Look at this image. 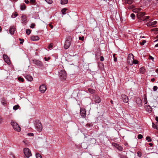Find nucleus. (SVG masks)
I'll use <instances>...</instances> for the list:
<instances>
[{
  "instance_id": "55",
  "label": "nucleus",
  "mask_w": 158,
  "mask_h": 158,
  "mask_svg": "<svg viewBox=\"0 0 158 158\" xmlns=\"http://www.w3.org/2000/svg\"><path fill=\"white\" fill-rule=\"evenodd\" d=\"M2 121H3V119L0 116V123H1L2 122Z\"/></svg>"
},
{
  "instance_id": "42",
  "label": "nucleus",
  "mask_w": 158,
  "mask_h": 158,
  "mask_svg": "<svg viewBox=\"0 0 158 158\" xmlns=\"http://www.w3.org/2000/svg\"><path fill=\"white\" fill-rule=\"evenodd\" d=\"M117 148L119 151H122L123 148L121 146H120L119 145H118V146L117 147Z\"/></svg>"
},
{
  "instance_id": "32",
  "label": "nucleus",
  "mask_w": 158,
  "mask_h": 158,
  "mask_svg": "<svg viewBox=\"0 0 158 158\" xmlns=\"http://www.w3.org/2000/svg\"><path fill=\"white\" fill-rule=\"evenodd\" d=\"M36 158H42L41 156L39 153H36Z\"/></svg>"
},
{
  "instance_id": "15",
  "label": "nucleus",
  "mask_w": 158,
  "mask_h": 158,
  "mask_svg": "<svg viewBox=\"0 0 158 158\" xmlns=\"http://www.w3.org/2000/svg\"><path fill=\"white\" fill-rule=\"evenodd\" d=\"M94 101L97 103H99L101 102V99L98 96H94L93 98Z\"/></svg>"
},
{
  "instance_id": "46",
  "label": "nucleus",
  "mask_w": 158,
  "mask_h": 158,
  "mask_svg": "<svg viewBox=\"0 0 158 158\" xmlns=\"http://www.w3.org/2000/svg\"><path fill=\"white\" fill-rule=\"evenodd\" d=\"M120 158H127L126 156L124 155H120Z\"/></svg>"
},
{
  "instance_id": "50",
  "label": "nucleus",
  "mask_w": 158,
  "mask_h": 158,
  "mask_svg": "<svg viewBox=\"0 0 158 158\" xmlns=\"http://www.w3.org/2000/svg\"><path fill=\"white\" fill-rule=\"evenodd\" d=\"M79 40H83L84 39V36L82 37H79Z\"/></svg>"
},
{
  "instance_id": "33",
  "label": "nucleus",
  "mask_w": 158,
  "mask_h": 158,
  "mask_svg": "<svg viewBox=\"0 0 158 158\" xmlns=\"http://www.w3.org/2000/svg\"><path fill=\"white\" fill-rule=\"evenodd\" d=\"M26 32L27 35H29L31 33V31L30 29H27L26 30Z\"/></svg>"
},
{
  "instance_id": "3",
  "label": "nucleus",
  "mask_w": 158,
  "mask_h": 158,
  "mask_svg": "<svg viewBox=\"0 0 158 158\" xmlns=\"http://www.w3.org/2000/svg\"><path fill=\"white\" fill-rule=\"evenodd\" d=\"M146 23V25L148 27H154L157 23L156 21H153V19H148L146 20L145 22Z\"/></svg>"
},
{
  "instance_id": "59",
  "label": "nucleus",
  "mask_w": 158,
  "mask_h": 158,
  "mask_svg": "<svg viewBox=\"0 0 158 158\" xmlns=\"http://www.w3.org/2000/svg\"><path fill=\"white\" fill-rule=\"evenodd\" d=\"M114 61H115V62L117 61V58L116 57H114Z\"/></svg>"
},
{
  "instance_id": "10",
  "label": "nucleus",
  "mask_w": 158,
  "mask_h": 158,
  "mask_svg": "<svg viewBox=\"0 0 158 158\" xmlns=\"http://www.w3.org/2000/svg\"><path fill=\"white\" fill-rule=\"evenodd\" d=\"M21 22L23 24H26L27 23L28 21L26 16L25 15H23L21 17Z\"/></svg>"
},
{
  "instance_id": "54",
  "label": "nucleus",
  "mask_w": 158,
  "mask_h": 158,
  "mask_svg": "<svg viewBox=\"0 0 158 158\" xmlns=\"http://www.w3.org/2000/svg\"><path fill=\"white\" fill-rule=\"evenodd\" d=\"M27 135L29 136H33L34 135V134L33 133H28Z\"/></svg>"
},
{
  "instance_id": "13",
  "label": "nucleus",
  "mask_w": 158,
  "mask_h": 158,
  "mask_svg": "<svg viewBox=\"0 0 158 158\" xmlns=\"http://www.w3.org/2000/svg\"><path fill=\"white\" fill-rule=\"evenodd\" d=\"M16 27L14 26H11L10 28L9 32L11 35H13L15 33L16 30Z\"/></svg>"
},
{
  "instance_id": "40",
  "label": "nucleus",
  "mask_w": 158,
  "mask_h": 158,
  "mask_svg": "<svg viewBox=\"0 0 158 158\" xmlns=\"http://www.w3.org/2000/svg\"><path fill=\"white\" fill-rule=\"evenodd\" d=\"M133 62V64H137L138 63V61L137 60H133V61H132Z\"/></svg>"
},
{
  "instance_id": "31",
  "label": "nucleus",
  "mask_w": 158,
  "mask_h": 158,
  "mask_svg": "<svg viewBox=\"0 0 158 158\" xmlns=\"http://www.w3.org/2000/svg\"><path fill=\"white\" fill-rule=\"evenodd\" d=\"M67 9L66 8H63L61 10V12L62 14L64 15L65 14V12L67 10Z\"/></svg>"
},
{
  "instance_id": "51",
  "label": "nucleus",
  "mask_w": 158,
  "mask_h": 158,
  "mask_svg": "<svg viewBox=\"0 0 158 158\" xmlns=\"http://www.w3.org/2000/svg\"><path fill=\"white\" fill-rule=\"evenodd\" d=\"M100 61H104V58L103 56H100Z\"/></svg>"
},
{
  "instance_id": "1",
  "label": "nucleus",
  "mask_w": 158,
  "mask_h": 158,
  "mask_svg": "<svg viewBox=\"0 0 158 158\" xmlns=\"http://www.w3.org/2000/svg\"><path fill=\"white\" fill-rule=\"evenodd\" d=\"M145 15L144 12H140L136 15L137 18L139 19L140 21H143L145 22L146 20L149 19V16H144Z\"/></svg>"
},
{
  "instance_id": "21",
  "label": "nucleus",
  "mask_w": 158,
  "mask_h": 158,
  "mask_svg": "<svg viewBox=\"0 0 158 158\" xmlns=\"http://www.w3.org/2000/svg\"><path fill=\"white\" fill-rule=\"evenodd\" d=\"M31 40L33 41H36L39 39V38L38 36H33L31 38Z\"/></svg>"
},
{
  "instance_id": "25",
  "label": "nucleus",
  "mask_w": 158,
  "mask_h": 158,
  "mask_svg": "<svg viewBox=\"0 0 158 158\" xmlns=\"http://www.w3.org/2000/svg\"><path fill=\"white\" fill-rule=\"evenodd\" d=\"M89 92L91 94H93L95 93V90L89 88L88 89Z\"/></svg>"
},
{
  "instance_id": "19",
  "label": "nucleus",
  "mask_w": 158,
  "mask_h": 158,
  "mask_svg": "<svg viewBox=\"0 0 158 158\" xmlns=\"http://www.w3.org/2000/svg\"><path fill=\"white\" fill-rule=\"evenodd\" d=\"M25 77L29 81H31L33 80V78L32 76L29 75H26Z\"/></svg>"
},
{
  "instance_id": "56",
  "label": "nucleus",
  "mask_w": 158,
  "mask_h": 158,
  "mask_svg": "<svg viewBox=\"0 0 158 158\" xmlns=\"http://www.w3.org/2000/svg\"><path fill=\"white\" fill-rule=\"evenodd\" d=\"M24 2L26 4H28L29 3V1L28 0H25Z\"/></svg>"
},
{
  "instance_id": "47",
  "label": "nucleus",
  "mask_w": 158,
  "mask_h": 158,
  "mask_svg": "<svg viewBox=\"0 0 158 158\" xmlns=\"http://www.w3.org/2000/svg\"><path fill=\"white\" fill-rule=\"evenodd\" d=\"M30 3L31 4H35L36 2V1L35 0H30Z\"/></svg>"
},
{
  "instance_id": "14",
  "label": "nucleus",
  "mask_w": 158,
  "mask_h": 158,
  "mask_svg": "<svg viewBox=\"0 0 158 158\" xmlns=\"http://www.w3.org/2000/svg\"><path fill=\"white\" fill-rule=\"evenodd\" d=\"M3 57L4 60H5V62H6L7 63V64L9 65L10 64V60L7 55H3Z\"/></svg>"
},
{
  "instance_id": "17",
  "label": "nucleus",
  "mask_w": 158,
  "mask_h": 158,
  "mask_svg": "<svg viewBox=\"0 0 158 158\" xmlns=\"http://www.w3.org/2000/svg\"><path fill=\"white\" fill-rule=\"evenodd\" d=\"M122 97L123 102L125 103H127L128 101V97L125 94H123L122 95Z\"/></svg>"
},
{
  "instance_id": "48",
  "label": "nucleus",
  "mask_w": 158,
  "mask_h": 158,
  "mask_svg": "<svg viewBox=\"0 0 158 158\" xmlns=\"http://www.w3.org/2000/svg\"><path fill=\"white\" fill-rule=\"evenodd\" d=\"M35 26V23H32L31 24V26H30V27H31V28H34Z\"/></svg>"
},
{
  "instance_id": "2",
  "label": "nucleus",
  "mask_w": 158,
  "mask_h": 158,
  "mask_svg": "<svg viewBox=\"0 0 158 158\" xmlns=\"http://www.w3.org/2000/svg\"><path fill=\"white\" fill-rule=\"evenodd\" d=\"M72 41V37L69 36L66 38V40L64 44V48L65 49H68L71 44V42Z\"/></svg>"
},
{
  "instance_id": "16",
  "label": "nucleus",
  "mask_w": 158,
  "mask_h": 158,
  "mask_svg": "<svg viewBox=\"0 0 158 158\" xmlns=\"http://www.w3.org/2000/svg\"><path fill=\"white\" fill-rule=\"evenodd\" d=\"M80 114L82 117L85 118L86 117V113L85 109L82 108L81 109Z\"/></svg>"
},
{
  "instance_id": "60",
  "label": "nucleus",
  "mask_w": 158,
  "mask_h": 158,
  "mask_svg": "<svg viewBox=\"0 0 158 158\" xmlns=\"http://www.w3.org/2000/svg\"><path fill=\"white\" fill-rule=\"evenodd\" d=\"M155 119L156 121L158 122V117L157 116L156 117Z\"/></svg>"
},
{
  "instance_id": "28",
  "label": "nucleus",
  "mask_w": 158,
  "mask_h": 158,
  "mask_svg": "<svg viewBox=\"0 0 158 158\" xmlns=\"http://www.w3.org/2000/svg\"><path fill=\"white\" fill-rule=\"evenodd\" d=\"M126 2L129 4H131L133 3V1L131 0H126Z\"/></svg>"
},
{
  "instance_id": "5",
  "label": "nucleus",
  "mask_w": 158,
  "mask_h": 158,
  "mask_svg": "<svg viewBox=\"0 0 158 158\" xmlns=\"http://www.w3.org/2000/svg\"><path fill=\"white\" fill-rule=\"evenodd\" d=\"M59 75L62 81H64L66 78V74L65 70H62L59 72Z\"/></svg>"
},
{
  "instance_id": "18",
  "label": "nucleus",
  "mask_w": 158,
  "mask_h": 158,
  "mask_svg": "<svg viewBox=\"0 0 158 158\" xmlns=\"http://www.w3.org/2000/svg\"><path fill=\"white\" fill-rule=\"evenodd\" d=\"M151 4H154L155 6H158V0H149Z\"/></svg>"
},
{
  "instance_id": "52",
  "label": "nucleus",
  "mask_w": 158,
  "mask_h": 158,
  "mask_svg": "<svg viewBox=\"0 0 158 158\" xmlns=\"http://www.w3.org/2000/svg\"><path fill=\"white\" fill-rule=\"evenodd\" d=\"M19 40L20 41V44H22L23 43L24 41L23 39H20Z\"/></svg>"
},
{
  "instance_id": "38",
  "label": "nucleus",
  "mask_w": 158,
  "mask_h": 158,
  "mask_svg": "<svg viewBox=\"0 0 158 158\" xmlns=\"http://www.w3.org/2000/svg\"><path fill=\"white\" fill-rule=\"evenodd\" d=\"M137 156L139 157H141L142 156L141 152L140 151H138L137 153Z\"/></svg>"
},
{
  "instance_id": "11",
  "label": "nucleus",
  "mask_w": 158,
  "mask_h": 158,
  "mask_svg": "<svg viewBox=\"0 0 158 158\" xmlns=\"http://www.w3.org/2000/svg\"><path fill=\"white\" fill-rule=\"evenodd\" d=\"M135 101L139 106H141L142 105V102L141 99L139 97L135 98Z\"/></svg>"
},
{
  "instance_id": "53",
  "label": "nucleus",
  "mask_w": 158,
  "mask_h": 158,
  "mask_svg": "<svg viewBox=\"0 0 158 158\" xmlns=\"http://www.w3.org/2000/svg\"><path fill=\"white\" fill-rule=\"evenodd\" d=\"M52 44H50L49 45H48V48H52Z\"/></svg>"
},
{
  "instance_id": "61",
  "label": "nucleus",
  "mask_w": 158,
  "mask_h": 158,
  "mask_svg": "<svg viewBox=\"0 0 158 158\" xmlns=\"http://www.w3.org/2000/svg\"><path fill=\"white\" fill-rule=\"evenodd\" d=\"M49 25H50V27L51 28V29H53V26L52 25H51L50 24H49Z\"/></svg>"
},
{
  "instance_id": "23",
  "label": "nucleus",
  "mask_w": 158,
  "mask_h": 158,
  "mask_svg": "<svg viewBox=\"0 0 158 158\" xmlns=\"http://www.w3.org/2000/svg\"><path fill=\"white\" fill-rule=\"evenodd\" d=\"M140 10V8H137L133 10V12L135 13H138Z\"/></svg>"
},
{
  "instance_id": "37",
  "label": "nucleus",
  "mask_w": 158,
  "mask_h": 158,
  "mask_svg": "<svg viewBox=\"0 0 158 158\" xmlns=\"http://www.w3.org/2000/svg\"><path fill=\"white\" fill-rule=\"evenodd\" d=\"M47 2L49 4H51L52 2V0H44Z\"/></svg>"
},
{
  "instance_id": "57",
  "label": "nucleus",
  "mask_w": 158,
  "mask_h": 158,
  "mask_svg": "<svg viewBox=\"0 0 158 158\" xmlns=\"http://www.w3.org/2000/svg\"><path fill=\"white\" fill-rule=\"evenodd\" d=\"M154 58L152 57V56H149V59L150 60H153L154 59Z\"/></svg>"
},
{
  "instance_id": "22",
  "label": "nucleus",
  "mask_w": 158,
  "mask_h": 158,
  "mask_svg": "<svg viewBox=\"0 0 158 158\" xmlns=\"http://www.w3.org/2000/svg\"><path fill=\"white\" fill-rule=\"evenodd\" d=\"M68 0H61L60 3L62 5L68 3Z\"/></svg>"
},
{
  "instance_id": "35",
  "label": "nucleus",
  "mask_w": 158,
  "mask_h": 158,
  "mask_svg": "<svg viewBox=\"0 0 158 158\" xmlns=\"http://www.w3.org/2000/svg\"><path fill=\"white\" fill-rule=\"evenodd\" d=\"M146 140L148 141V142H150L152 141V139L149 136H147L146 137Z\"/></svg>"
},
{
  "instance_id": "45",
  "label": "nucleus",
  "mask_w": 158,
  "mask_h": 158,
  "mask_svg": "<svg viewBox=\"0 0 158 158\" xmlns=\"http://www.w3.org/2000/svg\"><path fill=\"white\" fill-rule=\"evenodd\" d=\"M18 80L19 81H21L22 82H23L24 81V79L23 78H22L21 77H19L18 78Z\"/></svg>"
},
{
  "instance_id": "27",
  "label": "nucleus",
  "mask_w": 158,
  "mask_h": 158,
  "mask_svg": "<svg viewBox=\"0 0 158 158\" xmlns=\"http://www.w3.org/2000/svg\"><path fill=\"white\" fill-rule=\"evenodd\" d=\"M18 15V14L16 13V12H15V13H13L12 15L11 16V17L12 18H15V17H17Z\"/></svg>"
},
{
  "instance_id": "44",
  "label": "nucleus",
  "mask_w": 158,
  "mask_h": 158,
  "mask_svg": "<svg viewBox=\"0 0 158 158\" xmlns=\"http://www.w3.org/2000/svg\"><path fill=\"white\" fill-rule=\"evenodd\" d=\"M158 89V87L156 86H153V89L154 91H156Z\"/></svg>"
},
{
  "instance_id": "39",
  "label": "nucleus",
  "mask_w": 158,
  "mask_h": 158,
  "mask_svg": "<svg viewBox=\"0 0 158 158\" xmlns=\"http://www.w3.org/2000/svg\"><path fill=\"white\" fill-rule=\"evenodd\" d=\"M152 127L153 128L155 129H157V126L156 125V124H155L154 123H152Z\"/></svg>"
},
{
  "instance_id": "49",
  "label": "nucleus",
  "mask_w": 158,
  "mask_h": 158,
  "mask_svg": "<svg viewBox=\"0 0 158 158\" xmlns=\"http://www.w3.org/2000/svg\"><path fill=\"white\" fill-rule=\"evenodd\" d=\"M146 42V41L145 40H143L142 42H140V44L142 45H143Z\"/></svg>"
},
{
  "instance_id": "41",
  "label": "nucleus",
  "mask_w": 158,
  "mask_h": 158,
  "mask_svg": "<svg viewBox=\"0 0 158 158\" xmlns=\"http://www.w3.org/2000/svg\"><path fill=\"white\" fill-rule=\"evenodd\" d=\"M2 104L4 105H5L6 104V102L4 99H3L2 100Z\"/></svg>"
},
{
  "instance_id": "6",
  "label": "nucleus",
  "mask_w": 158,
  "mask_h": 158,
  "mask_svg": "<svg viewBox=\"0 0 158 158\" xmlns=\"http://www.w3.org/2000/svg\"><path fill=\"white\" fill-rule=\"evenodd\" d=\"M134 59V56L133 55L132 53L129 54L128 56L127 60V63L130 65H132L133 64V62Z\"/></svg>"
},
{
  "instance_id": "8",
  "label": "nucleus",
  "mask_w": 158,
  "mask_h": 158,
  "mask_svg": "<svg viewBox=\"0 0 158 158\" xmlns=\"http://www.w3.org/2000/svg\"><path fill=\"white\" fill-rule=\"evenodd\" d=\"M11 124L15 130L18 132H19L20 131V127L17 123L12 121L11 122Z\"/></svg>"
},
{
  "instance_id": "24",
  "label": "nucleus",
  "mask_w": 158,
  "mask_h": 158,
  "mask_svg": "<svg viewBox=\"0 0 158 158\" xmlns=\"http://www.w3.org/2000/svg\"><path fill=\"white\" fill-rule=\"evenodd\" d=\"M26 6L24 4L20 6V8L21 10H23L26 9Z\"/></svg>"
},
{
  "instance_id": "63",
  "label": "nucleus",
  "mask_w": 158,
  "mask_h": 158,
  "mask_svg": "<svg viewBox=\"0 0 158 158\" xmlns=\"http://www.w3.org/2000/svg\"><path fill=\"white\" fill-rule=\"evenodd\" d=\"M155 47H158V43L155 45Z\"/></svg>"
},
{
  "instance_id": "43",
  "label": "nucleus",
  "mask_w": 158,
  "mask_h": 158,
  "mask_svg": "<svg viewBox=\"0 0 158 158\" xmlns=\"http://www.w3.org/2000/svg\"><path fill=\"white\" fill-rule=\"evenodd\" d=\"M143 138V136L142 135L139 134L138 135V138L139 139H141Z\"/></svg>"
},
{
  "instance_id": "12",
  "label": "nucleus",
  "mask_w": 158,
  "mask_h": 158,
  "mask_svg": "<svg viewBox=\"0 0 158 158\" xmlns=\"http://www.w3.org/2000/svg\"><path fill=\"white\" fill-rule=\"evenodd\" d=\"M32 61L33 63L37 66L40 67L41 66L42 63L40 61L35 59L33 60Z\"/></svg>"
},
{
  "instance_id": "36",
  "label": "nucleus",
  "mask_w": 158,
  "mask_h": 158,
  "mask_svg": "<svg viewBox=\"0 0 158 158\" xmlns=\"http://www.w3.org/2000/svg\"><path fill=\"white\" fill-rule=\"evenodd\" d=\"M131 17L133 19H135V15L133 13H132L131 15Z\"/></svg>"
},
{
  "instance_id": "26",
  "label": "nucleus",
  "mask_w": 158,
  "mask_h": 158,
  "mask_svg": "<svg viewBox=\"0 0 158 158\" xmlns=\"http://www.w3.org/2000/svg\"><path fill=\"white\" fill-rule=\"evenodd\" d=\"M139 70L140 72L142 74H143L145 72V69L143 67H141L140 68Z\"/></svg>"
},
{
  "instance_id": "7",
  "label": "nucleus",
  "mask_w": 158,
  "mask_h": 158,
  "mask_svg": "<svg viewBox=\"0 0 158 158\" xmlns=\"http://www.w3.org/2000/svg\"><path fill=\"white\" fill-rule=\"evenodd\" d=\"M23 153L25 156L27 158H29L32 156L30 150L28 148H26L23 149Z\"/></svg>"
},
{
  "instance_id": "29",
  "label": "nucleus",
  "mask_w": 158,
  "mask_h": 158,
  "mask_svg": "<svg viewBox=\"0 0 158 158\" xmlns=\"http://www.w3.org/2000/svg\"><path fill=\"white\" fill-rule=\"evenodd\" d=\"M19 106L18 105L14 106L13 107V109L15 110H16L19 109Z\"/></svg>"
},
{
  "instance_id": "34",
  "label": "nucleus",
  "mask_w": 158,
  "mask_h": 158,
  "mask_svg": "<svg viewBox=\"0 0 158 158\" xmlns=\"http://www.w3.org/2000/svg\"><path fill=\"white\" fill-rule=\"evenodd\" d=\"M112 145L113 146L115 147L116 148L118 146L119 144L115 143H112Z\"/></svg>"
},
{
  "instance_id": "62",
  "label": "nucleus",
  "mask_w": 158,
  "mask_h": 158,
  "mask_svg": "<svg viewBox=\"0 0 158 158\" xmlns=\"http://www.w3.org/2000/svg\"><path fill=\"white\" fill-rule=\"evenodd\" d=\"M149 145L150 146H152L153 145V144L152 143H149Z\"/></svg>"
},
{
  "instance_id": "9",
  "label": "nucleus",
  "mask_w": 158,
  "mask_h": 158,
  "mask_svg": "<svg viewBox=\"0 0 158 158\" xmlns=\"http://www.w3.org/2000/svg\"><path fill=\"white\" fill-rule=\"evenodd\" d=\"M47 89L46 85L44 84H43L41 85L39 87V90L40 92L41 93H44Z\"/></svg>"
},
{
  "instance_id": "20",
  "label": "nucleus",
  "mask_w": 158,
  "mask_h": 158,
  "mask_svg": "<svg viewBox=\"0 0 158 158\" xmlns=\"http://www.w3.org/2000/svg\"><path fill=\"white\" fill-rule=\"evenodd\" d=\"M145 108L146 111L149 113L151 111V107L149 105H146L145 107Z\"/></svg>"
},
{
  "instance_id": "64",
  "label": "nucleus",
  "mask_w": 158,
  "mask_h": 158,
  "mask_svg": "<svg viewBox=\"0 0 158 158\" xmlns=\"http://www.w3.org/2000/svg\"><path fill=\"white\" fill-rule=\"evenodd\" d=\"M156 72L157 73H158V69H157L156 70Z\"/></svg>"
},
{
  "instance_id": "58",
  "label": "nucleus",
  "mask_w": 158,
  "mask_h": 158,
  "mask_svg": "<svg viewBox=\"0 0 158 158\" xmlns=\"http://www.w3.org/2000/svg\"><path fill=\"white\" fill-rule=\"evenodd\" d=\"M155 81V79L154 78H152L151 79V81L152 82H154Z\"/></svg>"
},
{
  "instance_id": "4",
  "label": "nucleus",
  "mask_w": 158,
  "mask_h": 158,
  "mask_svg": "<svg viewBox=\"0 0 158 158\" xmlns=\"http://www.w3.org/2000/svg\"><path fill=\"white\" fill-rule=\"evenodd\" d=\"M35 127L36 130L40 132L42 130V125L39 120H36L35 121Z\"/></svg>"
},
{
  "instance_id": "30",
  "label": "nucleus",
  "mask_w": 158,
  "mask_h": 158,
  "mask_svg": "<svg viewBox=\"0 0 158 158\" xmlns=\"http://www.w3.org/2000/svg\"><path fill=\"white\" fill-rule=\"evenodd\" d=\"M144 103H145V104H147L148 103V101L147 99V98L146 96H145L144 97Z\"/></svg>"
}]
</instances>
